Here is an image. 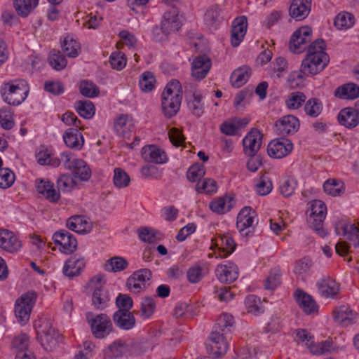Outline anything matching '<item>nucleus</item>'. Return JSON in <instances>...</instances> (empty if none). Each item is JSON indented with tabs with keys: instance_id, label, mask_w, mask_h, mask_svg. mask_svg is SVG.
<instances>
[{
	"instance_id": "obj_56",
	"label": "nucleus",
	"mask_w": 359,
	"mask_h": 359,
	"mask_svg": "<svg viewBox=\"0 0 359 359\" xmlns=\"http://www.w3.org/2000/svg\"><path fill=\"white\" fill-rule=\"evenodd\" d=\"M217 182L211 178H205L202 182H198L196 190L198 194H212L217 191Z\"/></svg>"
},
{
	"instance_id": "obj_43",
	"label": "nucleus",
	"mask_w": 359,
	"mask_h": 359,
	"mask_svg": "<svg viewBox=\"0 0 359 359\" xmlns=\"http://www.w3.org/2000/svg\"><path fill=\"white\" fill-rule=\"evenodd\" d=\"M204 20L210 29L215 30L217 29L222 20V18L220 15V9L217 5L210 7L206 11Z\"/></svg>"
},
{
	"instance_id": "obj_11",
	"label": "nucleus",
	"mask_w": 359,
	"mask_h": 359,
	"mask_svg": "<svg viewBox=\"0 0 359 359\" xmlns=\"http://www.w3.org/2000/svg\"><path fill=\"white\" fill-rule=\"evenodd\" d=\"M293 144L287 138H276L267 147L269 156L273 158H282L289 155L293 150Z\"/></svg>"
},
{
	"instance_id": "obj_28",
	"label": "nucleus",
	"mask_w": 359,
	"mask_h": 359,
	"mask_svg": "<svg viewBox=\"0 0 359 359\" xmlns=\"http://www.w3.org/2000/svg\"><path fill=\"white\" fill-rule=\"evenodd\" d=\"M248 20L246 17L241 16L236 18L231 26V45H239L247 31Z\"/></svg>"
},
{
	"instance_id": "obj_17",
	"label": "nucleus",
	"mask_w": 359,
	"mask_h": 359,
	"mask_svg": "<svg viewBox=\"0 0 359 359\" xmlns=\"http://www.w3.org/2000/svg\"><path fill=\"white\" fill-rule=\"evenodd\" d=\"M262 143V135L257 129H252L243 140V151L248 156H253L259 150Z\"/></svg>"
},
{
	"instance_id": "obj_12",
	"label": "nucleus",
	"mask_w": 359,
	"mask_h": 359,
	"mask_svg": "<svg viewBox=\"0 0 359 359\" xmlns=\"http://www.w3.org/2000/svg\"><path fill=\"white\" fill-rule=\"evenodd\" d=\"M141 157L147 162L163 165L168 161L165 150L156 144H147L141 149Z\"/></svg>"
},
{
	"instance_id": "obj_39",
	"label": "nucleus",
	"mask_w": 359,
	"mask_h": 359,
	"mask_svg": "<svg viewBox=\"0 0 359 359\" xmlns=\"http://www.w3.org/2000/svg\"><path fill=\"white\" fill-rule=\"evenodd\" d=\"M249 123L247 118H234L224 121L220 126V130L227 135H234L241 128L246 126Z\"/></svg>"
},
{
	"instance_id": "obj_6",
	"label": "nucleus",
	"mask_w": 359,
	"mask_h": 359,
	"mask_svg": "<svg viewBox=\"0 0 359 359\" xmlns=\"http://www.w3.org/2000/svg\"><path fill=\"white\" fill-rule=\"evenodd\" d=\"M64 167L72 171L77 180L88 181L91 177V170L86 162L71 152H62L60 157Z\"/></svg>"
},
{
	"instance_id": "obj_27",
	"label": "nucleus",
	"mask_w": 359,
	"mask_h": 359,
	"mask_svg": "<svg viewBox=\"0 0 359 359\" xmlns=\"http://www.w3.org/2000/svg\"><path fill=\"white\" fill-rule=\"evenodd\" d=\"M294 297L299 306L306 314H314L318 311V305L309 294L297 290L294 293Z\"/></svg>"
},
{
	"instance_id": "obj_29",
	"label": "nucleus",
	"mask_w": 359,
	"mask_h": 359,
	"mask_svg": "<svg viewBox=\"0 0 359 359\" xmlns=\"http://www.w3.org/2000/svg\"><path fill=\"white\" fill-rule=\"evenodd\" d=\"M337 119L341 126L351 129L358 125L359 114L354 108L346 107L339 112Z\"/></svg>"
},
{
	"instance_id": "obj_32",
	"label": "nucleus",
	"mask_w": 359,
	"mask_h": 359,
	"mask_svg": "<svg viewBox=\"0 0 359 359\" xmlns=\"http://www.w3.org/2000/svg\"><path fill=\"white\" fill-rule=\"evenodd\" d=\"M67 227L78 233H87L92 229V223L89 219L83 216H74L67 222Z\"/></svg>"
},
{
	"instance_id": "obj_3",
	"label": "nucleus",
	"mask_w": 359,
	"mask_h": 359,
	"mask_svg": "<svg viewBox=\"0 0 359 359\" xmlns=\"http://www.w3.org/2000/svg\"><path fill=\"white\" fill-rule=\"evenodd\" d=\"M330 56L322 46H309L301 62L304 73L316 76L323 72L330 63Z\"/></svg>"
},
{
	"instance_id": "obj_50",
	"label": "nucleus",
	"mask_w": 359,
	"mask_h": 359,
	"mask_svg": "<svg viewBox=\"0 0 359 359\" xmlns=\"http://www.w3.org/2000/svg\"><path fill=\"white\" fill-rule=\"evenodd\" d=\"M128 266V261L122 257H114L104 264V269L109 272L123 271Z\"/></svg>"
},
{
	"instance_id": "obj_1",
	"label": "nucleus",
	"mask_w": 359,
	"mask_h": 359,
	"mask_svg": "<svg viewBox=\"0 0 359 359\" xmlns=\"http://www.w3.org/2000/svg\"><path fill=\"white\" fill-rule=\"evenodd\" d=\"M233 323V316L229 313H222L217 318L215 327L220 330L222 333L217 330L212 332L206 346L207 351L212 357L217 358L227 352L229 344L224 336V332L231 327Z\"/></svg>"
},
{
	"instance_id": "obj_35",
	"label": "nucleus",
	"mask_w": 359,
	"mask_h": 359,
	"mask_svg": "<svg viewBox=\"0 0 359 359\" xmlns=\"http://www.w3.org/2000/svg\"><path fill=\"white\" fill-rule=\"evenodd\" d=\"M180 27V21L175 11L166 12L161 22V29L165 35L177 31Z\"/></svg>"
},
{
	"instance_id": "obj_19",
	"label": "nucleus",
	"mask_w": 359,
	"mask_h": 359,
	"mask_svg": "<svg viewBox=\"0 0 359 359\" xmlns=\"http://www.w3.org/2000/svg\"><path fill=\"white\" fill-rule=\"evenodd\" d=\"M335 231L338 235L344 236L355 248L359 247V226L346 221L336 224Z\"/></svg>"
},
{
	"instance_id": "obj_24",
	"label": "nucleus",
	"mask_w": 359,
	"mask_h": 359,
	"mask_svg": "<svg viewBox=\"0 0 359 359\" xmlns=\"http://www.w3.org/2000/svg\"><path fill=\"white\" fill-rule=\"evenodd\" d=\"M86 266L85 258L76 255L69 257L62 267V272L68 277L77 276L81 273Z\"/></svg>"
},
{
	"instance_id": "obj_18",
	"label": "nucleus",
	"mask_w": 359,
	"mask_h": 359,
	"mask_svg": "<svg viewBox=\"0 0 359 359\" xmlns=\"http://www.w3.org/2000/svg\"><path fill=\"white\" fill-rule=\"evenodd\" d=\"M212 67L210 59L206 55H200L194 58L191 62V74L196 80H202L208 74Z\"/></svg>"
},
{
	"instance_id": "obj_14",
	"label": "nucleus",
	"mask_w": 359,
	"mask_h": 359,
	"mask_svg": "<svg viewBox=\"0 0 359 359\" xmlns=\"http://www.w3.org/2000/svg\"><path fill=\"white\" fill-rule=\"evenodd\" d=\"M130 355L128 346L121 340H116L103 348L100 357L102 359H124Z\"/></svg>"
},
{
	"instance_id": "obj_64",
	"label": "nucleus",
	"mask_w": 359,
	"mask_h": 359,
	"mask_svg": "<svg viewBox=\"0 0 359 359\" xmlns=\"http://www.w3.org/2000/svg\"><path fill=\"white\" fill-rule=\"evenodd\" d=\"M311 264V261L309 258L300 259L295 263L294 273L299 278L304 279L309 273Z\"/></svg>"
},
{
	"instance_id": "obj_37",
	"label": "nucleus",
	"mask_w": 359,
	"mask_h": 359,
	"mask_svg": "<svg viewBox=\"0 0 359 359\" xmlns=\"http://www.w3.org/2000/svg\"><path fill=\"white\" fill-rule=\"evenodd\" d=\"M324 192L330 196H341L345 191L344 182L337 178H329L323 183Z\"/></svg>"
},
{
	"instance_id": "obj_49",
	"label": "nucleus",
	"mask_w": 359,
	"mask_h": 359,
	"mask_svg": "<svg viewBox=\"0 0 359 359\" xmlns=\"http://www.w3.org/2000/svg\"><path fill=\"white\" fill-rule=\"evenodd\" d=\"M75 109L81 117L86 119L93 118L95 114V107L93 103L89 100L77 102L75 104Z\"/></svg>"
},
{
	"instance_id": "obj_63",
	"label": "nucleus",
	"mask_w": 359,
	"mask_h": 359,
	"mask_svg": "<svg viewBox=\"0 0 359 359\" xmlns=\"http://www.w3.org/2000/svg\"><path fill=\"white\" fill-rule=\"evenodd\" d=\"M53 156L52 150L45 147H39L35 153L36 161L40 165H50L52 162Z\"/></svg>"
},
{
	"instance_id": "obj_23",
	"label": "nucleus",
	"mask_w": 359,
	"mask_h": 359,
	"mask_svg": "<svg viewBox=\"0 0 359 359\" xmlns=\"http://www.w3.org/2000/svg\"><path fill=\"white\" fill-rule=\"evenodd\" d=\"M275 126L280 135H292L298 131L300 127V122L295 116L286 115L280 118L276 121Z\"/></svg>"
},
{
	"instance_id": "obj_13",
	"label": "nucleus",
	"mask_w": 359,
	"mask_h": 359,
	"mask_svg": "<svg viewBox=\"0 0 359 359\" xmlns=\"http://www.w3.org/2000/svg\"><path fill=\"white\" fill-rule=\"evenodd\" d=\"M53 240L60 251L65 254L74 252L77 248L75 237L65 230H60L53 235Z\"/></svg>"
},
{
	"instance_id": "obj_33",
	"label": "nucleus",
	"mask_w": 359,
	"mask_h": 359,
	"mask_svg": "<svg viewBox=\"0 0 359 359\" xmlns=\"http://www.w3.org/2000/svg\"><path fill=\"white\" fill-rule=\"evenodd\" d=\"M134 120L129 115L121 114L114 121V129L118 135L126 137L134 130Z\"/></svg>"
},
{
	"instance_id": "obj_38",
	"label": "nucleus",
	"mask_w": 359,
	"mask_h": 359,
	"mask_svg": "<svg viewBox=\"0 0 359 359\" xmlns=\"http://www.w3.org/2000/svg\"><path fill=\"white\" fill-rule=\"evenodd\" d=\"M334 96L344 100H354L359 97V86L354 83H348L334 90Z\"/></svg>"
},
{
	"instance_id": "obj_47",
	"label": "nucleus",
	"mask_w": 359,
	"mask_h": 359,
	"mask_svg": "<svg viewBox=\"0 0 359 359\" xmlns=\"http://www.w3.org/2000/svg\"><path fill=\"white\" fill-rule=\"evenodd\" d=\"M205 273V265L203 262H197L193 264L187 272L189 281L191 283L199 282Z\"/></svg>"
},
{
	"instance_id": "obj_22",
	"label": "nucleus",
	"mask_w": 359,
	"mask_h": 359,
	"mask_svg": "<svg viewBox=\"0 0 359 359\" xmlns=\"http://www.w3.org/2000/svg\"><path fill=\"white\" fill-rule=\"evenodd\" d=\"M334 321L342 327H348L354 324L358 318L356 312L347 306H340L332 312Z\"/></svg>"
},
{
	"instance_id": "obj_9",
	"label": "nucleus",
	"mask_w": 359,
	"mask_h": 359,
	"mask_svg": "<svg viewBox=\"0 0 359 359\" xmlns=\"http://www.w3.org/2000/svg\"><path fill=\"white\" fill-rule=\"evenodd\" d=\"M210 247L212 253L208 254V257L224 258L231 255L236 249V243L229 234L212 238Z\"/></svg>"
},
{
	"instance_id": "obj_53",
	"label": "nucleus",
	"mask_w": 359,
	"mask_h": 359,
	"mask_svg": "<svg viewBox=\"0 0 359 359\" xmlns=\"http://www.w3.org/2000/svg\"><path fill=\"white\" fill-rule=\"evenodd\" d=\"M297 181L293 177H286L280 182L279 191L284 197L292 196L297 187Z\"/></svg>"
},
{
	"instance_id": "obj_34",
	"label": "nucleus",
	"mask_w": 359,
	"mask_h": 359,
	"mask_svg": "<svg viewBox=\"0 0 359 359\" xmlns=\"http://www.w3.org/2000/svg\"><path fill=\"white\" fill-rule=\"evenodd\" d=\"M65 144L72 149L80 150L84 144V138L78 129L69 128L63 134Z\"/></svg>"
},
{
	"instance_id": "obj_7",
	"label": "nucleus",
	"mask_w": 359,
	"mask_h": 359,
	"mask_svg": "<svg viewBox=\"0 0 359 359\" xmlns=\"http://www.w3.org/2000/svg\"><path fill=\"white\" fill-rule=\"evenodd\" d=\"M86 320L90 327L92 334L97 339H105L112 332V322L106 314L88 313L86 314Z\"/></svg>"
},
{
	"instance_id": "obj_57",
	"label": "nucleus",
	"mask_w": 359,
	"mask_h": 359,
	"mask_svg": "<svg viewBox=\"0 0 359 359\" xmlns=\"http://www.w3.org/2000/svg\"><path fill=\"white\" fill-rule=\"evenodd\" d=\"M49 65L55 70L59 71L67 66V60L60 51L53 50L48 57Z\"/></svg>"
},
{
	"instance_id": "obj_10",
	"label": "nucleus",
	"mask_w": 359,
	"mask_h": 359,
	"mask_svg": "<svg viewBox=\"0 0 359 359\" xmlns=\"http://www.w3.org/2000/svg\"><path fill=\"white\" fill-rule=\"evenodd\" d=\"M257 222L255 210L250 206H245L239 211L236 218V228L243 236H248L252 233Z\"/></svg>"
},
{
	"instance_id": "obj_45",
	"label": "nucleus",
	"mask_w": 359,
	"mask_h": 359,
	"mask_svg": "<svg viewBox=\"0 0 359 359\" xmlns=\"http://www.w3.org/2000/svg\"><path fill=\"white\" fill-rule=\"evenodd\" d=\"M255 191L259 196H264L269 194L273 190V183L271 179L262 175L254 180Z\"/></svg>"
},
{
	"instance_id": "obj_8",
	"label": "nucleus",
	"mask_w": 359,
	"mask_h": 359,
	"mask_svg": "<svg viewBox=\"0 0 359 359\" xmlns=\"http://www.w3.org/2000/svg\"><path fill=\"white\" fill-rule=\"evenodd\" d=\"M36 293L33 291L22 294L15 301L14 312L19 323L25 325L30 318L31 312L36 303Z\"/></svg>"
},
{
	"instance_id": "obj_2",
	"label": "nucleus",
	"mask_w": 359,
	"mask_h": 359,
	"mask_svg": "<svg viewBox=\"0 0 359 359\" xmlns=\"http://www.w3.org/2000/svg\"><path fill=\"white\" fill-rule=\"evenodd\" d=\"M182 93V85L176 79H172L165 86L161 94V108L166 117L175 116L180 110Z\"/></svg>"
},
{
	"instance_id": "obj_16",
	"label": "nucleus",
	"mask_w": 359,
	"mask_h": 359,
	"mask_svg": "<svg viewBox=\"0 0 359 359\" xmlns=\"http://www.w3.org/2000/svg\"><path fill=\"white\" fill-rule=\"evenodd\" d=\"M22 244L19 237L8 229H0V248L4 250L15 253L20 250Z\"/></svg>"
},
{
	"instance_id": "obj_48",
	"label": "nucleus",
	"mask_w": 359,
	"mask_h": 359,
	"mask_svg": "<svg viewBox=\"0 0 359 359\" xmlns=\"http://www.w3.org/2000/svg\"><path fill=\"white\" fill-rule=\"evenodd\" d=\"M203 97V93L200 91L196 90L194 92L188 102V107L189 109L191 111L193 114L198 117L203 114V104L202 103Z\"/></svg>"
},
{
	"instance_id": "obj_59",
	"label": "nucleus",
	"mask_w": 359,
	"mask_h": 359,
	"mask_svg": "<svg viewBox=\"0 0 359 359\" xmlns=\"http://www.w3.org/2000/svg\"><path fill=\"white\" fill-rule=\"evenodd\" d=\"M114 184L118 189L126 187L130 182V177L123 169L116 168L114 170Z\"/></svg>"
},
{
	"instance_id": "obj_60",
	"label": "nucleus",
	"mask_w": 359,
	"mask_h": 359,
	"mask_svg": "<svg viewBox=\"0 0 359 359\" xmlns=\"http://www.w3.org/2000/svg\"><path fill=\"white\" fill-rule=\"evenodd\" d=\"M156 84V78L154 74L151 72H143L139 80V86L141 90L144 92L151 91Z\"/></svg>"
},
{
	"instance_id": "obj_31",
	"label": "nucleus",
	"mask_w": 359,
	"mask_h": 359,
	"mask_svg": "<svg viewBox=\"0 0 359 359\" xmlns=\"http://www.w3.org/2000/svg\"><path fill=\"white\" fill-rule=\"evenodd\" d=\"M234 203L233 197L224 195L212 200L209 203V208L213 212L222 215L230 211Z\"/></svg>"
},
{
	"instance_id": "obj_61",
	"label": "nucleus",
	"mask_w": 359,
	"mask_h": 359,
	"mask_svg": "<svg viewBox=\"0 0 359 359\" xmlns=\"http://www.w3.org/2000/svg\"><path fill=\"white\" fill-rule=\"evenodd\" d=\"M57 186L62 191L68 192L76 188L78 180L72 175H62L57 180Z\"/></svg>"
},
{
	"instance_id": "obj_30",
	"label": "nucleus",
	"mask_w": 359,
	"mask_h": 359,
	"mask_svg": "<svg viewBox=\"0 0 359 359\" xmlns=\"http://www.w3.org/2000/svg\"><path fill=\"white\" fill-rule=\"evenodd\" d=\"M311 7V0H293L289 13L296 20H302L308 16Z\"/></svg>"
},
{
	"instance_id": "obj_44",
	"label": "nucleus",
	"mask_w": 359,
	"mask_h": 359,
	"mask_svg": "<svg viewBox=\"0 0 359 359\" xmlns=\"http://www.w3.org/2000/svg\"><path fill=\"white\" fill-rule=\"evenodd\" d=\"M114 320L116 325L123 330L133 328L135 323L134 316L130 312L117 311L114 315Z\"/></svg>"
},
{
	"instance_id": "obj_26",
	"label": "nucleus",
	"mask_w": 359,
	"mask_h": 359,
	"mask_svg": "<svg viewBox=\"0 0 359 359\" xmlns=\"http://www.w3.org/2000/svg\"><path fill=\"white\" fill-rule=\"evenodd\" d=\"M319 294L325 298H334L340 290V285L330 277H323L316 283Z\"/></svg>"
},
{
	"instance_id": "obj_15",
	"label": "nucleus",
	"mask_w": 359,
	"mask_h": 359,
	"mask_svg": "<svg viewBox=\"0 0 359 359\" xmlns=\"http://www.w3.org/2000/svg\"><path fill=\"white\" fill-rule=\"evenodd\" d=\"M151 278V272L146 269L135 271L127 280L128 289L133 293H139L145 287Z\"/></svg>"
},
{
	"instance_id": "obj_21",
	"label": "nucleus",
	"mask_w": 359,
	"mask_h": 359,
	"mask_svg": "<svg viewBox=\"0 0 359 359\" xmlns=\"http://www.w3.org/2000/svg\"><path fill=\"white\" fill-rule=\"evenodd\" d=\"M215 273L218 280L224 283H231L238 277L237 266L229 261L219 264L216 268Z\"/></svg>"
},
{
	"instance_id": "obj_25",
	"label": "nucleus",
	"mask_w": 359,
	"mask_h": 359,
	"mask_svg": "<svg viewBox=\"0 0 359 359\" xmlns=\"http://www.w3.org/2000/svg\"><path fill=\"white\" fill-rule=\"evenodd\" d=\"M35 188L38 194L50 202H56L60 198V193L55 189L53 183L48 179H36Z\"/></svg>"
},
{
	"instance_id": "obj_36",
	"label": "nucleus",
	"mask_w": 359,
	"mask_h": 359,
	"mask_svg": "<svg viewBox=\"0 0 359 359\" xmlns=\"http://www.w3.org/2000/svg\"><path fill=\"white\" fill-rule=\"evenodd\" d=\"M252 74L250 67L244 65L235 69L230 77V82L235 88H240L247 83Z\"/></svg>"
},
{
	"instance_id": "obj_42",
	"label": "nucleus",
	"mask_w": 359,
	"mask_h": 359,
	"mask_svg": "<svg viewBox=\"0 0 359 359\" xmlns=\"http://www.w3.org/2000/svg\"><path fill=\"white\" fill-rule=\"evenodd\" d=\"M39 0H13V6L17 14L27 17L38 6Z\"/></svg>"
},
{
	"instance_id": "obj_54",
	"label": "nucleus",
	"mask_w": 359,
	"mask_h": 359,
	"mask_svg": "<svg viewBox=\"0 0 359 359\" xmlns=\"http://www.w3.org/2000/svg\"><path fill=\"white\" fill-rule=\"evenodd\" d=\"M308 348L313 355H320L330 352L334 349V346L329 339L319 343H314L313 340Z\"/></svg>"
},
{
	"instance_id": "obj_55",
	"label": "nucleus",
	"mask_w": 359,
	"mask_h": 359,
	"mask_svg": "<svg viewBox=\"0 0 359 359\" xmlns=\"http://www.w3.org/2000/svg\"><path fill=\"white\" fill-rule=\"evenodd\" d=\"M355 22L354 15L348 12L339 13L334 19V25L339 29L351 27Z\"/></svg>"
},
{
	"instance_id": "obj_46",
	"label": "nucleus",
	"mask_w": 359,
	"mask_h": 359,
	"mask_svg": "<svg viewBox=\"0 0 359 359\" xmlns=\"http://www.w3.org/2000/svg\"><path fill=\"white\" fill-rule=\"evenodd\" d=\"M287 67V60L283 57H278L267 68V72L271 76L280 78L286 72Z\"/></svg>"
},
{
	"instance_id": "obj_5",
	"label": "nucleus",
	"mask_w": 359,
	"mask_h": 359,
	"mask_svg": "<svg viewBox=\"0 0 359 359\" xmlns=\"http://www.w3.org/2000/svg\"><path fill=\"white\" fill-rule=\"evenodd\" d=\"M34 328L37 339L45 350L51 351L57 347L59 334L53 327L50 320L39 318L34 323Z\"/></svg>"
},
{
	"instance_id": "obj_4",
	"label": "nucleus",
	"mask_w": 359,
	"mask_h": 359,
	"mask_svg": "<svg viewBox=\"0 0 359 359\" xmlns=\"http://www.w3.org/2000/svg\"><path fill=\"white\" fill-rule=\"evenodd\" d=\"M29 91V85L24 79L4 83L0 89L3 100L10 105L20 104L27 98Z\"/></svg>"
},
{
	"instance_id": "obj_41",
	"label": "nucleus",
	"mask_w": 359,
	"mask_h": 359,
	"mask_svg": "<svg viewBox=\"0 0 359 359\" xmlns=\"http://www.w3.org/2000/svg\"><path fill=\"white\" fill-rule=\"evenodd\" d=\"M106 278L102 274H96L90 278L84 286V292L89 295L105 290Z\"/></svg>"
},
{
	"instance_id": "obj_40",
	"label": "nucleus",
	"mask_w": 359,
	"mask_h": 359,
	"mask_svg": "<svg viewBox=\"0 0 359 359\" xmlns=\"http://www.w3.org/2000/svg\"><path fill=\"white\" fill-rule=\"evenodd\" d=\"M312 39V29L309 27L297 29L290 39V45H304L310 43Z\"/></svg>"
},
{
	"instance_id": "obj_20",
	"label": "nucleus",
	"mask_w": 359,
	"mask_h": 359,
	"mask_svg": "<svg viewBox=\"0 0 359 359\" xmlns=\"http://www.w3.org/2000/svg\"><path fill=\"white\" fill-rule=\"evenodd\" d=\"M309 221L313 226H320L325 219L327 208L325 203L320 200L312 201L307 211Z\"/></svg>"
},
{
	"instance_id": "obj_62",
	"label": "nucleus",
	"mask_w": 359,
	"mask_h": 359,
	"mask_svg": "<svg viewBox=\"0 0 359 359\" xmlns=\"http://www.w3.org/2000/svg\"><path fill=\"white\" fill-rule=\"evenodd\" d=\"M79 90L82 95L90 98L98 96L100 93L99 88L94 83L87 80H83L80 82Z\"/></svg>"
},
{
	"instance_id": "obj_51",
	"label": "nucleus",
	"mask_w": 359,
	"mask_h": 359,
	"mask_svg": "<svg viewBox=\"0 0 359 359\" xmlns=\"http://www.w3.org/2000/svg\"><path fill=\"white\" fill-rule=\"evenodd\" d=\"M323 108L321 101L317 98H310L305 102L304 110L309 117L316 118L321 114Z\"/></svg>"
},
{
	"instance_id": "obj_52",
	"label": "nucleus",
	"mask_w": 359,
	"mask_h": 359,
	"mask_svg": "<svg viewBox=\"0 0 359 359\" xmlns=\"http://www.w3.org/2000/svg\"><path fill=\"white\" fill-rule=\"evenodd\" d=\"M245 309L249 313L258 316L264 312V309L259 298L255 295H248L245 300Z\"/></svg>"
},
{
	"instance_id": "obj_58",
	"label": "nucleus",
	"mask_w": 359,
	"mask_h": 359,
	"mask_svg": "<svg viewBox=\"0 0 359 359\" xmlns=\"http://www.w3.org/2000/svg\"><path fill=\"white\" fill-rule=\"evenodd\" d=\"M306 101V96L303 93L294 92L289 95L285 100L286 107L290 110L298 109Z\"/></svg>"
}]
</instances>
